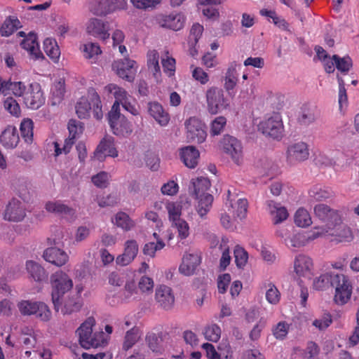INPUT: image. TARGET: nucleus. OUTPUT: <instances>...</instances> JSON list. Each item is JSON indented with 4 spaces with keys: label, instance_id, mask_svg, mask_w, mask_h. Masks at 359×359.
Segmentation results:
<instances>
[{
    "label": "nucleus",
    "instance_id": "72a5a7b5",
    "mask_svg": "<svg viewBox=\"0 0 359 359\" xmlns=\"http://www.w3.org/2000/svg\"><path fill=\"white\" fill-rule=\"evenodd\" d=\"M202 348L205 351L208 359H232L233 353L230 348H227L225 353H218L214 346L209 343H204Z\"/></svg>",
    "mask_w": 359,
    "mask_h": 359
},
{
    "label": "nucleus",
    "instance_id": "6ab92c4d",
    "mask_svg": "<svg viewBox=\"0 0 359 359\" xmlns=\"http://www.w3.org/2000/svg\"><path fill=\"white\" fill-rule=\"evenodd\" d=\"M95 155L100 161H102L106 156L113 158L118 156V151L114 144V139L110 136L104 137L97 146Z\"/></svg>",
    "mask_w": 359,
    "mask_h": 359
},
{
    "label": "nucleus",
    "instance_id": "4be33fe9",
    "mask_svg": "<svg viewBox=\"0 0 359 359\" xmlns=\"http://www.w3.org/2000/svg\"><path fill=\"white\" fill-rule=\"evenodd\" d=\"M201 263V257L197 253H187L179 267L180 272L184 276H191Z\"/></svg>",
    "mask_w": 359,
    "mask_h": 359
},
{
    "label": "nucleus",
    "instance_id": "f8f14e48",
    "mask_svg": "<svg viewBox=\"0 0 359 359\" xmlns=\"http://www.w3.org/2000/svg\"><path fill=\"white\" fill-rule=\"evenodd\" d=\"M24 102L28 108L32 109H37L45 103V97L39 83L30 84L27 92L25 94Z\"/></svg>",
    "mask_w": 359,
    "mask_h": 359
},
{
    "label": "nucleus",
    "instance_id": "393cba45",
    "mask_svg": "<svg viewBox=\"0 0 359 359\" xmlns=\"http://www.w3.org/2000/svg\"><path fill=\"white\" fill-rule=\"evenodd\" d=\"M20 141L18 129L8 126L0 135V142L7 149L15 148Z\"/></svg>",
    "mask_w": 359,
    "mask_h": 359
},
{
    "label": "nucleus",
    "instance_id": "dca6fc26",
    "mask_svg": "<svg viewBox=\"0 0 359 359\" xmlns=\"http://www.w3.org/2000/svg\"><path fill=\"white\" fill-rule=\"evenodd\" d=\"M135 65V61L124 58L115 61L112 67L119 77L128 81H133L136 72Z\"/></svg>",
    "mask_w": 359,
    "mask_h": 359
},
{
    "label": "nucleus",
    "instance_id": "680f3d73",
    "mask_svg": "<svg viewBox=\"0 0 359 359\" xmlns=\"http://www.w3.org/2000/svg\"><path fill=\"white\" fill-rule=\"evenodd\" d=\"M165 247V243L163 241H150L147 243L143 248V253L145 255L154 257L156 252L161 250Z\"/></svg>",
    "mask_w": 359,
    "mask_h": 359
},
{
    "label": "nucleus",
    "instance_id": "9b49d317",
    "mask_svg": "<svg viewBox=\"0 0 359 359\" xmlns=\"http://www.w3.org/2000/svg\"><path fill=\"white\" fill-rule=\"evenodd\" d=\"M124 0H99L93 3L90 11L96 15H105L125 6Z\"/></svg>",
    "mask_w": 359,
    "mask_h": 359
},
{
    "label": "nucleus",
    "instance_id": "a211bd4d",
    "mask_svg": "<svg viewBox=\"0 0 359 359\" xmlns=\"http://www.w3.org/2000/svg\"><path fill=\"white\" fill-rule=\"evenodd\" d=\"M155 299L158 306L165 310L170 309L175 303L172 289L163 285L156 289Z\"/></svg>",
    "mask_w": 359,
    "mask_h": 359
},
{
    "label": "nucleus",
    "instance_id": "2eb2a0df",
    "mask_svg": "<svg viewBox=\"0 0 359 359\" xmlns=\"http://www.w3.org/2000/svg\"><path fill=\"white\" fill-rule=\"evenodd\" d=\"M323 235V232H320L318 228H315L311 231L295 233L291 238H285V242L287 246L301 248Z\"/></svg>",
    "mask_w": 359,
    "mask_h": 359
},
{
    "label": "nucleus",
    "instance_id": "6e6552de",
    "mask_svg": "<svg viewBox=\"0 0 359 359\" xmlns=\"http://www.w3.org/2000/svg\"><path fill=\"white\" fill-rule=\"evenodd\" d=\"M186 137L189 142L203 143L206 137V127L201 119L196 117H191L184 122Z\"/></svg>",
    "mask_w": 359,
    "mask_h": 359
},
{
    "label": "nucleus",
    "instance_id": "412c9836",
    "mask_svg": "<svg viewBox=\"0 0 359 359\" xmlns=\"http://www.w3.org/2000/svg\"><path fill=\"white\" fill-rule=\"evenodd\" d=\"M86 29L89 34L103 41L109 38L110 34L108 32V27L101 20L97 18L90 19Z\"/></svg>",
    "mask_w": 359,
    "mask_h": 359
},
{
    "label": "nucleus",
    "instance_id": "473e14b6",
    "mask_svg": "<svg viewBox=\"0 0 359 359\" xmlns=\"http://www.w3.org/2000/svg\"><path fill=\"white\" fill-rule=\"evenodd\" d=\"M46 210L51 213L73 216L74 215V210L64 204L61 201H48L45 205Z\"/></svg>",
    "mask_w": 359,
    "mask_h": 359
},
{
    "label": "nucleus",
    "instance_id": "c756f323",
    "mask_svg": "<svg viewBox=\"0 0 359 359\" xmlns=\"http://www.w3.org/2000/svg\"><path fill=\"white\" fill-rule=\"evenodd\" d=\"M199 156V151L193 146L183 148L180 151L181 160L189 168H194L197 165Z\"/></svg>",
    "mask_w": 359,
    "mask_h": 359
},
{
    "label": "nucleus",
    "instance_id": "052dcab7",
    "mask_svg": "<svg viewBox=\"0 0 359 359\" xmlns=\"http://www.w3.org/2000/svg\"><path fill=\"white\" fill-rule=\"evenodd\" d=\"M146 341L153 352L161 353L163 349L162 339L154 333L148 334L146 337Z\"/></svg>",
    "mask_w": 359,
    "mask_h": 359
},
{
    "label": "nucleus",
    "instance_id": "a878e982",
    "mask_svg": "<svg viewBox=\"0 0 359 359\" xmlns=\"http://www.w3.org/2000/svg\"><path fill=\"white\" fill-rule=\"evenodd\" d=\"M21 46L22 48L26 50L30 56L34 59L43 58V54L39 49V46L36 40V35L30 32L28 36L22 41Z\"/></svg>",
    "mask_w": 359,
    "mask_h": 359
},
{
    "label": "nucleus",
    "instance_id": "0eeeda50",
    "mask_svg": "<svg viewBox=\"0 0 359 359\" xmlns=\"http://www.w3.org/2000/svg\"><path fill=\"white\" fill-rule=\"evenodd\" d=\"M316 216L325 224L324 227L319 228L323 234L328 233V229L341 223V215L337 210L330 208L325 204H318L314 207Z\"/></svg>",
    "mask_w": 359,
    "mask_h": 359
},
{
    "label": "nucleus",
    "instance_id": "e2e57ef3",
    "mask_svg": "<svg viewBox=\"0 0 359 359\" xmlns=\"http://www.w3.org/2000/svg\"><path fill=\"white\" fill-rule=\"evenodd\" d=\"M162 0H130V2L137 9L147 11L155 8Z\"/></svg>",
    "mask_w": 359,
    "mask_h": 359
},
{
    "label": "nucleus",
    "instance_id": "5701e85b",
    "mask_svg": "<svg viewBox=\"0 0 359 359\" xmlns=\"http://www.w3.org/2000/svg\"><path fill=\"white\" fill-rule=\"evenodd\" d=\"M43 257L47 262L57 266L65 265L69 260L68 255L64 250L57 248L46 249Z\"/></svg>",
    "mask_w": 359,
    "mask_h": 359
},
{
    "label": "nucleus",
    "instance_id": "c03bdc74",
    "mask_svg": "<svg viewBox=\"0 0 359 359\" xmlns=\"http://www.w3.org/2000/svg\"><path fill=\"white\" fill-rule=\"evenodd\" d=\"M227 201H229V205L232 208H235V214L236 216L240 219H243L246 216L247 213V209H248V201L245 198H240L237 201L236 203L235 204V207L232 204V200L230 199V195H231V191H227Z\"/></svg>",
    "mask_w": 359,
    "mask_h": 359
},
{
    "label": "nucleus",
    "instance_id": "8fccbe9b",
    "mask_svg": "<svg viewBox=\"0 0 359 359\" xmlns=\"http://www.w3.org/2000/svg\"><path fill=\"white\" fill-rule=\"evenodd\" d=\"M294 220L296 225L303 228L310 226L312 223L309 212L304 208H299L297 210Z\"/></svg>",
    "mask_w": 359,
    "mask_h": 359
},
{
    "label": "nucleus",
    "instance_id": "49530a36",
    "mask_svg": "<svg viewBox=\"0 0 359 359\" xmlns=\"http://www.w3.org/2000/svg\"><path fill=\"white\" fill-rule=\"evenodd\" d=\"M111 128L116 135H128L133 131L130 123L124 116L117 122V125L111 126Z\"/></svg>",
    "mask_w": 359,
    "mask_h": 359
},
{
    "label": "nucleus",
    "instance_id": "5fc2aeb1",
    "mask_svg": "<svg viewBox=\"0 0 359 359\" xmlns=\"http://www.w3.org/2000/svg\"><path fill=\"white\" fill-rule=\"evenodd\" d=\"M34 123L31 119H25L20 124V131L22 138L29 144L33 140Z\"/></svg>",
    "mask_w": 359,
    "mask_h": 359
},
{
    "label": "nucleus",
    "instance_id": "cd10ccee",
    "mask_svg": "<svg viewBox=\"0 0 359 359\" xmlns=\"http://www.w3.org/2000/svg\"><path fill=\"white\" fill-rule=\"evenodd\" d=\"M210 187V182L206 177H198L196 180L193 179L191 185L189 187V193L196 198L203 196L208 194L206 191Z\"/></svg>",
    "mask_w": 359,
    "mask_h": 359
},
{
    "label": "nucleus",
    "instance_id": "c9c22d12",
    "mask_svg": "<svg viewBox=\"0 0 359 359\" xmlns=\"http://www.w3.org/2000/svg\"><path fill=\"white\" fill-rule=\"evenodd\" d=\"M334 193L330 188L314 186L309 191V196L316 201H324L333 196Z\"/></svg>",
    "mask_w": 359,
    "mask_h": 359
},
{
    "label": "nucleus",
    "instance_id": "aec40b11",
    "mask_svg": "<svg viewBox=\"0 0 359 359\" xmlns=\"http://www.w3.org/2000/svg\"><path fill=\"white\" fill-rule=\"evenodd\" d=\"M139 250L135 240H128L125 243L124 252L116 257V262L121 266H126L133 261Z\"/></svg>",
    "mask_w": 359,
    "mask_h": 359
},
{
    "label": "nucleus",
    "instance_id": "bf43d9fd",
    "mask_svg": "<svg viewBox=\"0 0 359 359\" xmlns=\"http://www.w3.org/2000/svg\"><path fill=\"white\" fill-rule=\"evenodd\" d=\"M224 81V88L227 91H230L234 88L238 81L237 73L235 67H230L228 68L225 74Z\"/></svg>",
    "mask_w": 359,
    "mask_h": 359
},
{
    "label": "nucleus",
    "instance_id": "4c0bfd02",
    "mask_svg": "<svg viewBox=\"0 0 359 359\" xmlns=\"http://www.w3.org/2000/svg\"><path fill=\"white\" fill-rule=\"evenodd\" d=\"M26 269L30 276L36 281H41L46 276L43 268L34 261H27Z\"/></svg>",
    "mask_w": 359,
    "mask_h": 359
},
{
    "label": "nucleus",
    "instance_id": "ddd939ff",
    "mask_svg": "<svg viewBox=\"0 0 359 359\" xmlns=\"http://www.w3.org/2000/svg\"><path fill=\"white\" fill-rule=\"evenodd\" d=\"M293 268L298 277L310 279L313 270V260L308 255L299 254L294 259Z\"/></svg>",
    "mask_w": 359,
    "mask_h": 359
},
{
    "label": "nucleus",
    "instance_id": "58836bf2",
    "mask_svg": "<svg viewBox=\"0 0 359 359\" xmlns=\"http://www.w3.org/2000/svg\"><path fill=\"white\" fill-rule=\"evenodd\" d=\"M20 27V22L18 19L9 17L1 25L0 33L3 36H8Z\"/></svg>",
    "mask_w": 359,
    "mask_h": 359
},
{
    "label": "nucleus",
    "instance_id": "423d86ee",
    "mask_svg": "<svg viewBox=\"0 0 359 359\" xmlns=\"http://www.w3.org/2000/svg\"><path fill=\"white\" fill-rule=\"evenodd\" d=\"M259 130L266 136L276 140L281 139L284 135L281 116L278 113H273L259 123Z\"/></svg>",
    "mask_w": 359,
    "mask_h": 359
},
{
    "label": "nucleus",
    "instance_id": "f704fd0d",
    "mask_svg": "<svg viewBox=\"0 0 359 359\" xmlns=\"http://www.w3.org/2000/svg\"><path fill=\"white\" fill-rule=\"evenodd\" d=\"M159 54L156 50H152L147 53V65L149 69L152 72L156 79L161 76V68L158 63Z\"/></svg>",
    "mask_w": 359,
    "mask_h": 359
},
{
    "label": "nucleus",
    "instance_id": "ea45409f",
    "mask_svg": "<svg viewBox=\"0 0 359 359\" xmlns=\"http://www.w3.org/2000/svg\"><path fill=\"white\" fill-rule=\"evenodd\" d=\"M140 338L138 329L132 328L127 331L123 339L122 350L128 351L139 341Z\"/></svg>",
    "mask_w": 359,
    "mask_h": 359
},
{
    "label": "nucleus",
    "instance_id": "6e6d98bb",
    "mask_svg": "<svg viewBox=\"0 0 359 359\" xmlns=\"http://www.w3.org/2000/svg\"><path fill=\"white\" fill-rule=\"evenodd\" d=\"M317 118L315 111L312 109H304L300 112L297 121L302 126H309L313 123Z\"/></svg>",
    "mask_w": 359,
    "mask_h": 359
},
{
    "label": "nucleus",
    "instance_id": "f257e3e1",
    "mask_svg": "<svg viewBox=\"0 0 359 359\" xmlns=\"http://www.w3.org/2000/svg\"><path fill=\"white\" fill-rule=\"evenodd\" d=\"M95 323V319L90 317L87 318L76 330L79 343L81 346L86 349L104 346L107 344V341L103 332H94V339L93 341H89V339L93 334V327Z\"/></svg>",
    "mask_w": 359,
    "mask_h": 359
},
{
    "label": "nucleus",
    "instance_id": "f03ea898",
    "mask_svg": "<svg viewBox=\"0 0 359 359\" xmlns=\"http://www.w3.org/2000/svg\"><path fill=\"white\" fill-rule=\"evenodd\" d=\"M93 108L94 117L97 119L102 118V104L99 95L94 89H90L88 97H82L76 102V113L79 118H87L90 116Z\"/></svg>",
    "mask_w": 359,
    "mask_h": 359
},
{
    "label": "nucleus",
    "instance_id": "864d4df0",
    "mask_svg": "<svg viewBox=\"0 0 359 359\" xmlns=\"http://www.w3.org/2000/svg\"><path fill=\"white\" fill-rule=\"evenodd\" d=\"M198 204L197 211L201 217L205 216L210 210L213 201V196L211 194H205L198 198Z\"/></svg>",
    "mask_w": 359,
    "mask_h": 359
},
{
    "label": "nucleus",
    "instance_id": "69168bd1",
    "mask_svg": "<svg viewBox=\"0 0 359 359\" xmlns=\"http://www.w3.org/2000/svg\"><path fill=\"white\" fill-rule=\"evenodd\" d=\"M337 69L342 73H346L352 66V61L349 57H340L337 55H333Z\"/></svg>",
    "mask_w": 359,
    "mask_h": 359
},
{
    "label": "nucleus",
    "instance_id": "b1692460",
    "mask_svg": "<svg viewBox=\"0 0 359 359\" xmlns=\"http://www.w3.org/2000/svg\"><path fill=\"white\" fill-rule=\"evenodd\" d=\"M328 233L334 236L337 243L351 242L353 239V235L351 229L341 223L328 229Z\"/></svg>",
    "mask_w": 359,
    "mask_h": 359
},
{
    "label": "nucleus",
    "instance_id": "7ed1b4c3",
    "mask_svg": "<svg viewBox=\"0 0 359 359\" xmlns=\"http://www.w3.org/2000/svg\"><path fill=\"white\" fill-rule=\"evenodd\" d=\"M50 283L52 285V302L55 310L58 311L62 304L60 299L72 288L73 281L66 273L62 271H57L51 275Z\"/></svg>",
    "mask_w": 359,
    "mask_h": 359
},
{
    "label": "nucleus",
    "instance_id": "39448f33",
    "mask_svg": "<svg viewBox=\"0 0 359 359\" xmlns=\"http://www.w3.org/2000/svg\"><path fill=\"white\" fill-rule=\"evenodd\" d=\"M332 278V287L335 288L334 299L337 304L343 305L351 297L352 285L349 278L342 273H335Z\"/></svg>",
    "mask_w": 359,
    "mask_h": 359
},
{
    "label": "nucleus",
    "instance_id": "c85d7f7f",
    "mask_svg": "<svg viewBox=\"0 0 359 359\" xmlns=\"http://www.w3.org/2000/svg\"><path fill=\"white\" fill-rule=\"evenodd\" d=\"M148 111L161 126H165L168 123L170 116L158 102H149L148 104Z\"/></svg>",
    "mask_w": 359,
    "mask_h": 359
},
{
    "label": "nucleus",
    "instance_id": "9d476101",
    "mask_svg": "<svg viewBox=\"0 0 359 359\" xmlns=\"http://www.w3.org/2000/svg\"><path fill=\"white\" fill-rule=\"evenodd\" d=\"M221 149L237 164L243 158V147L241 142L231 135H224L219 143Z\"/></svg>",
    "mask_w": 359,
    "mask_h": 359
},
{
    "label": "nucleus",
    "instance_id": "7c9ffc66",
    "mask_svg": "<svg viewBox=\"0 0 359 359\" xmlns=\"http://www.w3.org/2000/svg\"><path fill=\"white\" fill-rule=\"evenodd\" d=\"M82 307V301L80 297L68 295L65 298L61 307L63 315H71L80 311Z\"/></svg>",
    "mask_w": 359,
    "mask_h": 359
},
{
    "label": "nucleus",
    "instance_id": "338daca9",
    "mask_svg": "<svg viewBox=\"0 0 359 359\" xmlns=\"http://www.w3.org/2000/svg\"><path fill=\"white\" fill-rule=\"evenodd\" d=\"M172 226L177 229L180 238L185 239L189 236V226L184 219H177L172 222Z\"/></svg>",
    "mask_w": 359,
    "mask_h": 359
},
{
    "label": "nucleus",
    "instance_id": "37998d69",
    "mask_svg": "<svg viewBox=\"0 0 359 359\" xmlns=\"http://www.w3.org/2000/svg\"><path fill=\"white\" fill-rule=\"evenodd\" d=\"M65 93V83L62 81L55 83L51 88V104L55 106L60 104L64 98Z\"/></svg>",
    "mask_w": 359,
    "mask_h": 359
},
{
    "label": "nucleus",
    "instance_id": "bb28decb",
    "mask_svg": "<svg viewBox=\"0 0 359 359\" xmlns=\"http://www.w3.org/2000/svg\"><path fill=\"white\" fill-rule=\"evenodd\" d=\"M267 208L275 224L283 222L288 217L289 214L287 209L280 203L269 201H267Z\"/></svg>",
    "mask_w": 359,
    "mask_h": 359
},
{
    "label": "nucleus",
    "instance_id": "4468645a",
    "mask_svg": "<svg viewBox=\"0 0 359 359\" xmlns=\"http://www.w3.org/2000/svg\"><path fill=\"white\" fill-rule=\"evenodd\" d=\"M25 216L26 209L22 203L16 198H12L6 206L4 218L10 222H20Z\"/></svg>",
    "mask_w": 359,
    "mask_h": 359
},
{
    "label": "nucleus",
    "instance_id": "de8ad7c7",
    "mask_svg": "<svg viewBox=\"0 0 359 359\" xmlns=\"http://www.w3.org/2000/svg\"><path fill=\"white\" fill-rule=\"evenodd\" d=\"M34 315L40 320L48 322L52 317V312L46 304L37 302Z\"/></svg>",
    "mask_w": 359,
    "mask_h": 359
},
{
    "label": "nucleus",
    "instance_id": "a18cd8bd",
    "mask_svg": "<svg viewBox=\"0 0 359 359\" xmlns=\"http://www.w3.org/2000/svg\"><path fill=\"white\" fill-rule=\"evenodd\" d=\"M12 186L19 196L24 201L29 197L28 183L25 178L15 179L12 182Z\"/></svg>",
    "mask_w": 359,
    "mask_h": 359
},
{
    "label": "nucleus",
    "instance_id": "603ef678",
    "mask_svg": "<svg viewBox=\"0 0 359 359\" xmlns=\"http://www.w3.org/2000/svg\"><path fill=\"white\" fill-rule=\"evenodd\" d=\"M334 273H325L313 280V287L316 290H325L332 285V276Z\"/></svg>",
    "mask_w": 359,
    "mask_h": 359
},
{
    "label": "nucleus",
    "instance_id": "e433bc0d",
    "mask_svg": "<svg viewBox=\"0 0 359 359\" xmlns=\"http://www.w3.org/2000/svg\"><path fill=\"white\" fill-rule=\"evenodd\" d=\"M83 56L86 59L90 60V62H95L98 55L102 53L100 46L97 43L89 42L83 46Z\"/></svg>",
    "mask_w": 359,
    "mask_h": 359
},
{
    "label": "nucleus",
    "instance_id": "79ce46f5",
    "mask_svg": "<svg viewBox=\"0 0 359 359\" xmlns=\"http://www.w3.org/2000/svg\"><path fill=\"white\" fill-rule=\"evenodd\" d=\"M104 90L109 94H113L116 99L114 102L120 104L130 97L123 88L114 83H110L105 86Z\"/></svg>",
    "mask_w": 359,
    "mask_h": 359
},
{
    "label": "nucleus",
    "instance_id": "0e129e2a",
    "mask_svg": "<svg viewBox=\"0 0 359 359\" xmlns=\"http://www.w3.org/2000/svg\"><path fill=\"white\" fill-rule=\"evenodd\" d=\"M233 253L236 266L239 268L245 266L248 259V254L245 249L239 245H236Z\"/></svg>",
    "mask_w": 359,
    "mask_h": 359
},
{
    "label": "nucleus",
    "instance_id": "774afa93",
    "mask_svg": "<svg viewBox=\"0 0 359 359\" xmlns=\"http://www.w3.org/2000/svg\"><path fill=\"white\" fill-rule=\"evenodd\" d=\"M226 124V118L224 116L216 117L210 124V134L212 135H218L224 130Z\"/></svg>",
    "mask_w": 359,
    "mask_h": 359
},
{
    "label": "nucleus",
    "instance_id": "3c124183",
    "mask_svg": "<svg viewBox=\"0 0 359 359\" xmlns=\"http://www.w3.org/2000/svg\"><path fill=\"white\" fill-rule=\"evenodd\" d=\"M171 222L181 219L182 205L181 202H168L165 205Z\"/></svg>",
    "mask_w": 359,
    "mask_h": 359
},
{
    "label": "nucleus",
    "instance_id": "1a4fd4ad",
    "mask_svg": "<svg viewBox=\"0 0 359 359\" xmlns=\"http://www.w3.org/2000/svg\"><path fill=\"white\" fill-rule=\"evenodd\" d=\"M309 145L302 141L290 144L285 151L286 163L292 166L297 165L309 157Z\"/></svg>",
    "mask_w": 359,
    "mask_h": 359
},
{
    "label": "nucleus",
    "instance_id": "a19ab883",
    "mask_svg": "<svg viewBox=\"0 0 359 359\" xmlns=\"http://www.w3.org/2000/svg\"><path fill=\"white\" fill-rule=\"evenodd\" d=\"M43 49L47 55L54 61L59 58L60 51L55 39L51 38L46 39L43 41Z\"/></svg>",
    "mask_w": 359,
    "mask_h": 359
},
{
    "label": "nucleus",
    "instance_id": "20e7f679",
    "mask_svg": "<svg viewBox=\"0 0 359 359\" xmlns=\"http://www.w3.org/2000/svg\"><path fill=\"white\" fill-rule=\"evenodd\" d=\"M207 109L210 114H217L229 106V100L224 96V90L216 86L209 88L205 93Z\"/></svg>",
    "mask_w": 359,
    "mask_h": 359
},
{
    "label": "nucleus",
    "instance_id": "f3484780",
    "mask_svg": "<svg viewBox=\"0 0 359 359\" xmlns=\"http://www.w3.org/2000/svg\"><path fill=\"white\" fill-rule=\"evenodd\" d=\"M156 22L161 27L177 31L184 27L185 18L181 13L160 14L156 17Z\"/></svg>",
    "mask_w": 359,
    "mask_h": 359
},
{
    "label": "nucleus",
    "instance_id": "13d9d810",
    "mask_svg": "<svg viewBox=\"0 0 359 359\" xmlns=\"http://www.w3.org/2000/svg\"><path fill=\"white\" fill-rule=\"evenodd\" d=\"M37 302L21 300L17 303V307L22 316H32L35 312Z\"/></svg>",
    "mask_w": 359,
    "mask_h": 359
},
{
    "label": "nucleus",
    "instance_id": "2f4dec72",
    "mask_svg": "<svg viewBox=\"0 0 359 359\" xmlns=\"http://www.w3.org/2000/svg\"><path fill=\"white\" fill-rule=\"evenodd\" d=\"M112 223L125 231H129L135 226V222L124 212H117L111 219Z\"/></svg>",
    "mask_w": 359,
    "mask_h": 359
},
{
    "label": "nucleus",
    "instance_id": "09e8293b",
    "mask_svg": "<svg viewBox=\"0 0 359 359\" xmlns=\"http://www.w3.org/2000/svg\"><path fill=\"white\" fill-rule=\"evenodd\" d=\"M290 324L286 321H280L271 329L273 337L278 340H284L290 330Z\"/></svg>",
    "mask_w": 359,
    "mask_h": 359
},
{
    "label": "nucleus",
    "instance_id": "4d7b16f0",
    "mask_svg": "<svg viewBox=\"0 0 359 359\" xmlns=\"http://www.w3.org/2000/svg\"><path fill=\"white\" fill-rule=\"evenodd\" d=\"M221 329L217 324H211L205 327L203 334L205 338L210 341L217 342L221 337Z\"/></svg>",
    "mask_w": 359,
    "mask_h": 359
}]
</instances>
